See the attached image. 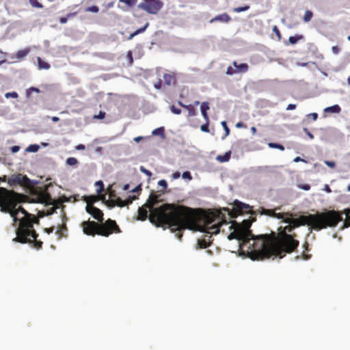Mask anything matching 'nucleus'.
<instances>
[{
    "instance_id": "f257e3e1",
    "label": "nucleus",
    "mask_w": 350,
    "mask_h": 350,
    "mask_svg": "<svg viewBox=\"0 0 350 350\" xmlns=\"http://www.w3.org/2000/svg\"><path fill=\"white\" fill-rule=\"evenodd\" d=\"M160 196L152 193L144 204L150 211L149 220L157 227L167 226L172 232H176V237L180 240L183 230L196 227L198 215L195 209L183 205L164 204L154 208L160 201Z\"/></svg>"
},
{
    "instance_id": "f03ea898",
    "label": "nucleus",
    "mask_w": 350,
    "mask_h": 350,
    "mask_svg": "<svg viewBox=\"0 0 350 350\" xmlns=\"http://www.w3.org/2000/svg\"><path fill=\"white\" fill-rule=\"evenodd\" d=\"M295 229L291 224L279 228L278 234L272 232L267 236H262L257 241L258 248H260L265 258L271 256L283 258L286 254H290L296 250L299 242L294 238L295 235L287 233L292 232Z\"/></svg>"
},
{
    "instance_id": "7ed1b4c3",
    "label": "nucleus",
    "mask_w": 350,
    "mask_h": 350,
    "mask_svg": "<svg viewBox=\"0 0 350 350\" xmlns=\"http://www.w3.org/2000/svg\"><path fill=\"white\" fill-rule=\"evenodd\" d=\"M342 219L341 214L333 210L308 216L301 215L295 219L293 218L292 216H288L284 219V222L291 224L295 228L308 225L315 230H319L327 227H335Z\"/></svg>"
},
{
    "instance_id": "20e7f679",
    "label": "nucleus",
    "mask_w": 350,
    "mask_h": 350,
    "mask_svg": "<svg viewBox=\"0 0 350 350\" xmlns=\"http://www.w3.org/2000/svg\"><path fill=\"white\" fill-rule=\"evenodd\" d=\"M39 219L34 215H28L21 219L18 228L16 229V237L13 241L21 243H29L36 250L42 247V241L38 240V234L33 228L34 224H38Z\"/></svg>"
},
{
    "instance_id": "39448f33",
    "label": "nucleus",
    "mask_w": 350,
    "mask_h": 350,
    "mask_svg": "<svg viewBox=\"0 0 350 350\" xmlns=\"http://www.w3.org/2000/svg\"><path fill=\"white\" fill-rule=\"evenodd\" d=\"M81 226L83 232L88 236L94 237L96 234L109 237L113 233H120L121 230L115 220L108 219L105 222L98 224L94 221H84Z\"/></svg>"
},
{
    "instance_id": "423d86ee",
    "label": "nucleus",
    "mask_w": 350,
    "mask_h": 350,
    "mask_svg": "<svg viewBox=\"0 0 350 350\" xmlns=\"http://www.w3.org/2000/svg\"><path fill=\"white\" fill-rule=\"evenodd\" d=\"M256 219L253 218L252 219H244L241 224H238L235 221H232L234 224L237 226V228L240 230V231H243L244 232V237L245 239L250 241V245H248V249L251 250V252L253 253L254 258V259L256 260H262L265 259L264 254H262V252H261L260 248H258L257 241L262 236H267V234H261L258 236H254L252 234V230L250 229L252 224Z\"/></svg>"
},
{
    "instance_id": "0eeeda50",
    "label": "nucleus",
    "mask_w": 350,
    "mask_h": 350,
    "mask_svg": "<svg viewBox=\"0 0 350 350\" xmlns=\"http://www.w3.org/2000/svg\"><path fill=\"white\" fill-rule=\"evenodd\" d=\"M19 194L13 190L0 187V206L2 212L8 213L10 216H18L19 212L16 208Z\"/></svg>"
},
{
    "instance_id": "6e6552de",
    "label": "nucleus",
    "mask_w": 350,
    "mask_h": 350,
    "mask_svg": "<svg viewBox=\"0 0 350 350\" xmlns=\"http://www.w3.org/2000/svg\"><path fill=\"white\" fill-rule=\"evenodd\" d=\"M280 206H277L273 209H267L263 207H260L256 211H253L252 210V207L250 205L243 203L239 200H234L233 202L232 209L229 214L231 217H237V216L245 213L253 215L258 213L260 215H265L273 217L274 213L275 211H280Z\"/></svg>"
},
{
    "instance_id": "1a4fd4ad",
    "label": "nucleus",
    "mask_w": 350,
    "mask_h": 350,
    "mask_svg": "<svg viewBox=\"0 0 350 350\" xmlns=\"http://www.w3.org/2000/svg\"><path fill=\"white\" fill-rule=\"evenodd\" d=\"M40 199L42 202L46 203V205H52L46 210V215H50L53 214L57 208H59L63 202H68L69 200L66 196H62L57 200H53L51 195L46 191H41Z\"/></svg>"
},
{
    "instance_id": "9d476101",
    "label": "nucleus",
    "mask_w": 350,
    "mask_h": 350,
    "mask_svg": "<svg viewBox=\"0 0 350 350\" xmlns=\"http://www.w3.org/2000/svg\"><path fill=\"white\" fill-rule=\"evenodd\" d=\"M211 222H208L204 226H202L200 230L202 232H205L209 235H206L205 237H208V239L204 238L202 239H199L198 241V245L200 248L205 249L208 247L211 244V234H217L219 232V228L222 226L223 224H227L226 221H224L222 223H219L217 224H212L211 226H209Z\"/></svg>"
},
{
    "instance_id": "9b49d317",
    "label": "nucleus",
    "mask_w": 350,
    "mask_h": 350,
    "mask_svg": "<svg viewBox=\"0 0 350 350\" xmlns=\"http://www.w3.org/2000/svg\"><path fill=\"white\" fill-rule=\"evenodd\" d=\"M137 7L148 14L156 15L163 7V2L161 0H143Z\"/></svg>"
},
{
    "instance_id": "f8f14e48",
    "label": "nucleus",
    "mask_w": 350,
    "mask_h": 350,
    "mask_svg": "<svg viewBox=\"0 0 350 350\" xmlns=\"http://www.w3.org/2000/svg\"><path fill=\"white\" fill-rule=\"evenodd\" d=\"M10 187L20 185L28 189L32 187V181L26 176L22 174H14L8 180Z\"/></svg>"
},
{
    "instance_id": "ddd939ff",
    "label": "nucleus",
    "mask_w": 350,
    "mask_h": 350,
    "mask_svg": "<svg viewBox=\"0 0 350 350\" xmlns=\"http://www.w3.org/2000/svg\"><path fill=\"white\" fill-rule=\"evenodd\" d=\"M230 228L233 229V231L228 234V239L229 240H238L239 241V247L241 249H243L244 247L248 248V245H250V241H248L244 237V232L241 230L240 231V230H239V228H237V226L234 224L232 221Z\"/></svg>"
},
{
    "instance_id": "4468645a",
    "label": "nucleus",
    "mask_w": 350,
    "mask_h": 350,
    "mask_svg": "<svg viewBox=\"0 0 350 350\" xmlns=\"http://www.w3.org/2000/svg\"><path fill=\"white\" fill-rule=\"evenodd\" d=\"M85 210L88 213L91 215L98 224L104 223L103 213L101 210L94 206V205H88L85 206Z\"/></svg>"
},
{
    "instance_id": "2eb2a0df",
    "label": "nucleus",
    "mask_w": 350,
    "mask_h": 350,
    "mask_svg": "<svg viewBox=\"0 0 350 350\" xmlns=\"http://www.w3.org/2000/svg\"><path fill=\"white\" fill-rule=\"evenodd\" d=\"M163 80L167 85H175L176 83V75L174 72L165 73L163 75Z\"/></svg>"
},
{
    "instance_id": "dca6fc26",
    "label": "nucleus",
    "mask_w": 350,
    "mask_h": 350,
    "mask_svg": "<svg viewBox=\"0 0 350 350\" xmlns=\"http://www.w3.org/2000/svg\"><path fill=\"white\" fill-rule=\"evenodd\" d=\"M231 21V17L227 14V13H223L221 14H219L217 16H216L215 17H214L213 18H212L211 21H210V23H214L215 21H219V22H222V23H228Z\"/></svg>"
},
{
    "instance_id": "f3484780",
    "label": "nucleus",
    "mask_w": 350,
    "mask_h": 350,
    "mask_svg": "<svg viewBox=\"0 0 350 350\" xmlns=\"http://www.w3.org/2000/svg\"><path fill=\"white\" fill-rule=\"evenodd\" d=\"M29 48H26L25 49L20 50L17 51V53L15 54L13 58H15L16 59V62H21L25 59V57L29 53Z\"/></svg>"
},
{
    "instance_id": "a211bd4d",
    "label": "nucleus",
    "mask_w": 350,
    "mask_h": 350,
    "mask_svg": "<svg viewBox=\"0 0 350 350\" xmlns=\"http://www.w3.org/2000/svg\"><path fill=\"white\" fill-rule=\"evenodd\" d=\"M209 109H210V107H209V104L208 102L202 103L201 106H200V110H201V113H202V115L204 119L206 122H209V118H208V115L207 113V111H208V110H209Z\"/></svg>"
},
{
    "instance_id": "6ab92c4d",
    "label": "nucleus",
    "mask_w": 350,
    "mask_h": 350,
    "mask_svg": "<svg viewBox=\"0 0 350 350\" xmlns=\"http://www.w3.org/2000/svg\"><path fill=\"white\" fill-rule=\"evenodd\" d=\"M148 207H146L144 204L138 208V217L139 220L144 221L148 217Z\"/></svg>"
},
{
    "instance_id": "aec40b11",
    "label": "nucleus",
    "mask_w": 350,
    "mask_h": 350,
    "mask_svg": "<svg viewBox=\"0 0 350 350\" xmlns=\"http://www.w3.org/2000/svg\"><path fill=\"white\" fill-rule=\"evenodd\" d=\"M233 66L236 68L237 72H246L249 69V66L247 64L241 63L238 64L236 61L232 62Z\"/></svg>"
},
{
    "instance_id": "412c9836",
    "label": "nucleus",
    "mask_w": 350,
    "mask_h": 350,
    "mask_svg": "<svg viewBox=\"0 0 350 350\" xmlns=\"http://www.w3.org/2000/svg\"><path fill=\"white\" fill-rule=\"evenodd\" d=\"M83 200L86 202V206L88 205H94V204L100 200V196H84Z\"/></svg>"
},
{
    "instance_id": "4be33fe9",
    "label": "nucleus",
    "mask_w": 350,
    "mask_h": 350,
    "mask_svg": "<svg viewBox=\"0 0 350 350\" xmlns=\"http://www.w3.org/2000/svg\"><path fill=\"white\" fill-rule=\"evenodd\" d=\"M231 157V152L230 151L226 152L223 155H217L216 157V160L221 163L227 162L230 160Z\"/></svg>"
},
{
    "instance_id": "5701e85b",
    "label": "nucleus",
    "mask_w": 350,
    "mask_h": 350,
    "mask_svg": "<svg viewBox=\"0 0 350 350\" xmlns=\"http://www.w3.org/2000/svg\"><path fill=\"white\" fill-rule=\"evenodd\" d=\"M288 216H293V214L291 213H276V211L274 213V214L273 215V217H275V218H277V219H282L283 221L284 222V219L286 218V217H288Z\"/></svg>"
},
{
    "instance_id": "b1692460",
    "label": "nucleus",
    "mask_w": 350,
    "mask_h": 350,
    "mask_svg": "<svg viewBox=\"0 0 350 350\" xmlns=\"http://www.w3.org/2000/svg\"><path fill=\"white\" fill-rule=\"evenodd\" d=\"M341 111V108L339 105H335L332 107H328L324 109L325 113H339Z\"/></svg>"
},
{
    "instance_id": "393cba45",
    "label": "nucleus",
    "mask_w": 350,
    "mask_h": 350,
    "mask_svg": "<svg viewBox=\"0 0 350 350\" xmlns=\"http://www.w3.org/2000/svg\"><path fill=\"white\" fill-rule=\"evenodd\" d=\"M148 23H147L144 27L137 29L135 31H134L133 33H131L130 36H129L128 38V40H131L133 39L135 36L141 33H143L144 31H145V30L146 29V28L148 27Z\"/></svg>"
},
{
    "instance_id": "a878e982",
    "label": "nucleus",
    "mask_w": 350,
    "mask_h": 350,
    "mask_svg": "<svg viewBox=\"0 0 350 350\" xmlns=\"http://www.w3.org/2000/svg\"><path fill=\"white\" fill-rule=\"evenodd\" d=\"M38 65L40 70H48L51 67L49 64L42 60L40 57H38Z\"/></svg>"
},
{
    "instance_id": "bb28decb",
    "label": "nucleus",
    "mask_w": 350,
    "mask_h": 350,
    "mask_svg": "<svg viewBox=\"0 0 350 350\" xmlns=\"http://www.w3.org/2000/svg\"><path fill=\"white\" fill-rule=\"evenodd\" d=\"M343 213L347 215V218L343 223V227L349 228L350 226V208L345 209Z\"/></svg>"
},
{
    "instance_id": "cd10ccee",
    "label": "nucleus",
    "mask_w": 350,
    "mask_h": 350,
    "mask_svg": "<svg viewBox=\"0 0 350 350\" xmlns=\"http://www.w3.org/2000/svg\"><path fill=\"white\" fill-rule=\"evenodd\" d=\"M302 39H304V36L302 35H296L294 36H290L288 41L291 44H295L299 40Z\"/></svg>"
},
{
    "instance_id": "c85d7f7f",
    "label": "nucleus",
    "mask_w": 350,
    "mask_h": 350,
    "mask_svg": "<svg viewBox=\"0 0 350 350\" xmlns=\"http://www.w3.org/2000/svg\"><path fill=\"white\" fill-rule=\"evenodd\" d=\"M113 206L116 205L119 207H124L126 206V203L124 202V200H122L120 198L118 197L116 200H113Z\"/></svg>"
},
{
    "instance_id": "c756f323",
    "label": "nucleus",
    "mask_w": 350,
    "mask_h": 350,
    "mask_svg": "<svg viewBox=\"0 0 350 350\" xmlns=\"http://www.w3.org/2000/svg\"><path fill=\"white\" fill-rule=\"evenodd\" d=\"M312 16H313L312 12L310 11V10H306L305 14H304L303 20H304V22L308 23L309 21H310V20L312 19Z\"/></svg>"
},
{
    "instance_id": "7c9ffc66",
    "label": "nucleus",
    "mask_w": 350,
    "mask_h": 350,
    "mask_svg": "<svg viewBox=\"0 0 350 350\" xmlns=\"http://www.w3.org/2000/svg\"><path fill=\"white\" fill-rule=\"evenodd\" d=\"M152 135H154L164 136V135H165V129H164V128L163 127H159V128H157V129H154L152 131Z\"/></svg>"
},
{
    "instance_id": "2f4dec72",
    "label": "nucleus",
    "mask_w": 350,
    "mask_h": 350,
    "mask_svg": "<svg viewBox=\"0 0 350 350\" xmlns=\"http://www.w3.org/2000/svg\"><path fill=\"white\" fill-rule=\"evenodd\" d=\"M66 163L67 165L72 166L76 165L79 162L78 160L75 157H68L66 159Z\"/></svg>"
},
{
    "instance_id": "473e14b6",
    "label": "nucleus",
    "mask_w": 350,
    "mask_h": 350,
    "mask_svg": "<svg viewBox=\"0 0 350 350\" xmlns=\"http://www.w3.org/2000/svg\"><path fill=\"white\" fill-rule=\"evenodd\" d=\"M39 146L37 144H31L27 148V151L31 152H36L39 150Z\"/></svg>"
},
{
    "instance_id": "72a5a7b5",
    "label": "nucleus",
    "mask_w": 350,
    "mask_h": 350,
    "mask_svg": "<svg viewBox=\"0 0 350 350\" xmlns=\"http://www.w3.org/2000/svg\"><path fill=\"white\" fill-rule=\"evenodd\" d=\"M36 92V93H39L40 92V90L38 88L31 87V88H28L26 90L27 96L29 97L31 94V92Z\"/></svg>"
},
{
    "instance_id": "f704fd0d",
    "label": "nucleus",
    "mask_w": 350,
    "mask_h": 350,
    "mask_svg": "<svg viewBox=\"0 0 350 350\" xmlns=\"http://www.w3.org/2000/svg\"><path fill=\"white\" fill-rule=\"evenodd\" d=\"M95 185L98 187L97 193H100L104 191V184L101 180L96 181Z\"/></svg>"
},
{
    "instance_id": "c9c22d12",
    "label": "nucleus",
    "mask_w": 350,
    "mask_h": 350,
    "mask_svg": "<svg viewBox=\"0 0 350 350\" xmlns=\"http://www.w3.org/2000/svg\"><path fill=\"white\" fill-rule=\"evenodd\" d=\"M30 4L33 7V8H43V5L42 3H40L38 0H29Z\"/></svg>"
},
{
    "instance_id": "e433bc0d",
    "label": "nucleus",
    "mask_w": 350,
    "mask_h": 350,
    "mask_svg": "<svg viewBox=\"0 0 350 350\" xmlns=\"http://www.w3.org/2000/svg\"><path fill=\"white\" fill-rule=\"evenodd\" d=\"M119 1H120V2L125 3L129 7H133L137 3V0H119Z\"/></svg>"
},
{
    "instance_id": "4c0bfd02",
    "label": "nucleus",
    "mask_w": 350,
    "mask_h": 350,
    "mask_svg": "<svg viewBox=\"0 0 350 350\" xmlns=\"http://www.w3.org/2000/svg\"><path fill=\"white\" fill-rule=\"evenodd\" d=\"M85 12L97 13L99 12V8L97 5H92L85 8Z\"/></svg>"
},
{
    "instance_id": "58836bf2",
    "label": "nucleus",
    "mask_w": 350,
    "mask_h": 350,
    "mask_svg": "<svg viewBox=\"0 0 350 350\" xmlns=\"http://www.w3.org/2000/svg\"><path fill=\"white\" fill-rule=\"evenodd\" d=\"M268 146L272 148H277L281 150H284V148L282 145L276 143H269Z\"/></svg>"
},
{
    "instance_id": "ea45409f",
    "label": "nucleus",
    "mask_w": 350,
    "mask_h": 350,
    "mask_svg": "<svg viewBox=\"0 0 350 350\" xmlns=\"http://www.w3.org/2000/svg\"><path fill=\"white\" fill-rule=\"evenodd\" d=\"M55 234L57 236V239H61L62 238H66L68 236L67 234H64L62 232V230H60L59 228L56 230Z\"/></svg>"
},
{
    "instance_id": "a19ab883",
    "label": "nucleus",
    "mask_w": 350,
    "mask_h": 350,
    "mask_svg": "<svg viewBox=\"0 0 350 350\" xmlns=\"http://www.w3.org/2000/svg\"><path fill=\"white\" fill-rule=\"evenodd\" d=\"M249 8L250 7L248 5L243 6V7H237V8H234L233 9V11L234 12H241L247 10L249 9Z\"/></svg>"
},
{
    "instance_id": "79ce46f5",
    "label": "nucleus",
    "mask_w": 350,
    "mask_h": 350,
    "mask_svg": "<svg viewBox=\"0 0 350 350\" xmlns=\"http://www.w3.org/2000/svg\"><path fill=\"white\" fill-rule=\"evenodd\" d=\"M197 115L196 109L194 106H191V107L188 110V117L195 116Z\"/></svg>"
},
{
    "instance_id": "37998d69",
    "label": "nucleus",
    "mask_w": 350,
    "mask_h": 350,
    "mask_svg": "<svg viewBox=\"0 0 350 350\" xmlns=\"http://www.w3.org/2000/svg\"><path fill=\"white\" fill-rule=\"evenodd\" d=\"M5 96L6 98H17L18 97V95L17 94V92H8L5 94Z\"/></svg>"
},
{
    "instance_id": "c03bdc74",
    "label": "nucleus",
    "mask_w": 350,
    "mask_h": 350,
    "mask_svg": "<svg viewBox=\"0 0 350 350\" xmlns=\"http://www.w3.org/2000/svg\"><path fill=\"white\" fill-rule=\"evenodd\" d=\"M235 73H237V70H236V69H234L231 66H228L227 70H226V74L227 75H232Z\"/></svg>"
},
{
    "instance_id": "a18cd8bd",
    "label": "nucleus",
    "mask_w": 350,
    "mask_h": 350,
    "mask_svg": "<svg viewBox=\"0 0 350 350\" xmlns=\"http://www.w3.org/2000/svg\"><path fill=\"white\" fill-rule=\"evenodd\" d=\"M208 126H209V122L206 121V123L202 124L201 126L200 129L203 132L208 133L210 131Z\"/></svg>"
},
{
    "instance_id": "49530a36",
    "label": "nucleus",
    "mask_w": 350,
    "mask_h": 350,
    "mask_svg": "<svg viewBox=\"0 0 350 350\" xmlns=\"http://www.w3.org/2000/svg\"><path fill=\"white\" fill-rule=\"evenodd\" d=\"M182 177L184 179H188L189 180L192 179V176L189 171L184 172L182 174Z\"/></svg>"
},
{
    "instance_id": "de8ad7c7",
    "label": "nucleus",
    "mask_w": 350,
    "mask_h": 350,
    "mask_svg": "<svg viewBox=\"0 0 350 350\" xmlns=\"http://www.w3.org/2000/svg\"><path fill=\"white\" fill-rule=\"evenodd\" d=\"M139 170H140V171H141L142 173H144V174L147 175L148 176H149V177H150V176H152V172H151L150 170H148L146 169L144 167L141 166V167H140V168H139Z\"/></svg>"
},
{
    "instance_id": "09e8293b",
    "label": "nucleus",
    "mask_w": 350,
    "mask_h": 350,
    "mask_svg": "<svg viewBox=\"0 0 350 350\" xmlns=\"http://www.w3.org/2000/svg\"><path fill=\"white\" fill-rule=\"evenodd\" d=\"M171 111L172 113L177 114V115H179L181 113V109L176 107L174 105H172L171 107Z\"/></svg>"
},
{
    "instance_id": "8fccbe9b",
    "label": "nucleus",
    "mask_w": 350,
    "mask_h": 350,
    "mask_svg": "<svg viewBox=\"0 0 350 350\" xmlns=\"http://www.w3.org/2000/svg\"><path fill=\"white\" fill-rule=\"evenodd\" d=\"M18 211L19 213H21L22 214H23L24 217H27L28 215H31L25 208H23L21 206L18 207Z\"/></svg>"
},
{
    "instance_id": "3c124183",
    "label": "nucleus",
    "mask_w": 350,
    "mask_h": 350,
    "mask_svg": "<svg viewBox=\"0 0 350 350\" xmlns=\"http://www.w3.org/2000/svg\"><path fill=\"white\" fill-rule=\"evenodd\" d=\"M221 125L223 126V127H224V130L226 131V136L228 135L229 133H230V129H229V128H228V126L227 125L226 122L223 121L221 122Z\"/></svg>"
},
{
    "instance_id": "603ef678",
    "label": "nucleus",
    "mask_w": 350,
    "mask_h": 350,
    "mask_svg": "<svg viewBox=\"0 0 350 350\" xmlns=\"http://www.w3.org/2000/svg\"><path fill=\"white\" fill-rule=\"evenodd\" d=\"M58 228L60 229V230H62V232L67 234V232H68V228L66 226V224H63L62 225H59L58 226Z\"/></svg>"
},
{
    "instance_id": "864d4df0",
    "label": "nucleus",
    "mask_w": 350,
    "mask_h": 350,
    "mask_svg": "<svg viewBox=\"0 0 350 350\" xmlns=\"http://www.w3.org/2000/svg\"><path fill=\"white\" fill-rule=\"evenodd\" d=\"M158 185L165 189L167 187V183L165 180H161L159 181Z\"/></svg>"
},
{
    "instance_id": "5fc2aeb1",
    "label": "nucleus",
    "mask_w": 350,
    "mask_h": 350,
    "mask_svg": "<svg viewBox=\"0 0 350 350\" xmlns=\"http://www.w3.org/2000/svg\"><path fill=\"white\" fill-rule=\"evenodd\" d=\"M136 199L135 196H129L127 199L124 200V202L126 203V206L131 204L134 200Z\"/></svg>"
},
{
    "instance_id": "6e6d98bb",
    "label": "nucleus",
    "mask_w": 350,
    "mask_h": 350,
    "mask_svg": "<svg viewBox=\"0 0 350 350\" xmlns=\"http://www.w3.org/2000/svg\"><path fill=\"white\" fill-rule=\"evenodd\" d=\"M105 114H106L105 112L100 111L98 115L95 116L94 118H98V119H103L105 117Z\"/></svg>"
},
{
    "instance_id": "4d7b16f0",
    "label": "nucleus",
    "mask_w": 350,
    "mask_h": 350,
    "mask_svg": "<svg viewBox=\"0 0 350 350\" xmlns=\"http://www.w3.org/2000/svg\"><path fill=\"white\" fill-rule=\"evenodd\" d=\"M178 104L181 106L182 107L189 110L191 107V105H185L181 101H178Z\"/></svg>"
},
{
    "instance_id": "13d9d810",
    "label": "nucleus",
    "mask_w": 350,
    "mask_h": 350,
    "mask_svg": "<svg viewBox=\"0 0 350 350\" xmlns=\"http://www.w3.org/2000/svg\"><path fill=\"white\" fill-rule=\"evenodd\" d=\"M161 85H162V81L161 79H159L157 82H156L154 84V87L157 89V90H159L161 88Z\"/></svg>"
},
{
    "instance_id": "bf43d9fd",
    "label": "nucleus",
    "mask_w": 350,
    "mask_h": 350,
    "mask_svg": "<svg viewBox=\"0 0 350 350\" xmlns=\"http://www.w3.org/2000/svg\"><path fill=\"white\" fill-rule=\"evenodd\" d=\"M332 51L334 54H338L340 52V49L338 46H334L332 47Z\"/></svg>"
},
{
    "instance_id": "052dcab7",
    "label": "nucleus",
    "mask_w": 350,
    "mask_h": 350,
    "mask_svg": "<svg viewBox=\"0 0 350 350\" xmlns=\"http://www.w3.org/2000/svg\"><path fill=\"white\" fill-rule=\"evenodd\" d=\"M273 31L275 33V34L277 35L278 38L280 39L281 38V34H280V32L279 29H278V27L276 26L273 27Z\"/></svg>"
},
{
    "instance_id": "680f3d73",
    "label": "nucleus",
    "mask_w": 350,
    "mask_h": 350,
    "mask_svg": "<svg viewBox=\"0 0 350 350\" xmlns=\"http://www.w3.org/2000/svg\"><path fill=\"white\" fill-rule=\"evenodd\" d=\"M20 150V147L18 146H13L11 147V151L12 153H16L18 152Z\"/></svg>"
},
{
    "instance_id": "e2e57ef3",
    "label": "nucleus",
    "mask_w": 350,
    "mask_h": 350,
    "mask_svg": "<svg viewBox=\"0 0 350 350\" xmlns=\"http://www.w3.org/2000/svg\"><path fill=\"white\" fill-rule=\"evenodd\" d=\"M325 163L326 164V165H327L328 167H334L336 165V164L334 161H325Z\"/></svg>"
},
{
    "instance_id": "0e129e2a",
    "label": "nucleus",
    "mask_w": 350,
    "mask_h": 350,
    "mask_svg": "<svg viewBox=\"0 0 350 350\" xmlns=\"http://www.w3.org/2000/svg\"><path fill=\"white\" fill-rule=\"evenodd\" d=\"M304 132L306 133V134L310 138V139H313L314 138V135L308 131V129L307 128H304Z\"/></svg>"
},
{
    "instance_id": "69168bd1",
    "label": "nucleus",
    "mask_w": 350,
    "mask_h": 350,
    "mask_svg": "<svg viewBox=\"0 0 350 350\" xmlns=\"http://www.w3.org/2000/svg\"><path fill=\"white\" fill-rule=\"evenodd\" d=\"M54 229H55L54 227L46 228L44 229V231L49 234L53 232Z\"/></svg>"
},
{
    "instance_id": "338daca9",
    "label": "nucleus",
    "mask_w": 350,
    "mask_h": 350,
    "mask_svg": "<svg viewBox=\"0 0 350 350\" xmlns=\"http://www.w3.org/2000/svg\"><path fill=\"white\" fill-rule=\"evenodd\" d=\"M59 21L60 22V23L62 24H64V23H66L67 21H68V17L66 16H62V17H60L59 19Z\"/></svg>"
},
{
    "instance_id": "774afa93",
    "label": "nucleus",
    "mask_w": 350,
    "mask_h": 350,
    "mask_svg": "<svg viewBox=\"0 0 350 350\" xmlns=\"http://www.w3.org/2000/svg\"><path fill=\"white\" fill-rule=\"evenodd\" d=\"M296 105L295 104H289L287 107H286V109L287 110H294L296 109Z\"/></svg>"
}]
</instances>
